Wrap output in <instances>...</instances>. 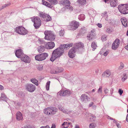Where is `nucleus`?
Returning a JSON list of instances; mask_svg holds the SVG:
<instances>
[{"instance_id":"44","label":"nucleus","mask_w":128,"mask_h":128,"mask_svg":"<svg viewBox=\"0 0 128 128\" xmlns=\"http://www.w3.org/2000/svg\"><path fill=\"white\" fill-rule=\"evenodd\" d=\"M102 41H105L106 40V36L105 35H103L102 36Z\"/></svg>"},{"instance_id":"3","label":"nucleus","mask_w":128,"mask_h":128,"mask_svg":"<svg viewBox=\"0 0 128 128\" xmlns=\"http://www.w3.org/2000/svg\"><path fill=\"white\" fill-rule=\"evenodd\" d=\"M44 34L45 35L44 38L46 40L53 41L55 39V36L51 31H45L44 32Z\"/></svg>"},{"instance_id":"50","label":"nucleus","mask_w":128,"mask_h":128,"mask_svg":"<svg viewBox=\"0 0 128 128\" xmlns=\"http://www.w3.org/2000/svg\"><path fill=\"white\" fill-rule=\"evenodd\" d=\"M24 128H32V126L30 125H27L24 126Z\"/></svg>"},{"instance_id":"59","label":"nucleus","mask_w":128,"mask_h":128,"mask_svg":"<svg viewBox=\"0 0 128 128\" xmlns=\"http://www.w3.org/2000/svg\"><path fill=\"white\" fill-rule=\"evenodd\" d=\"M4 89V87L2 85H0V90H3Z\"/></svg>"},{"instance_id":"5","label":"nucleus","mask_w":128,"mask_h":128,"mask_svg":"<svg viewBox=\"0 0 128 128\" xmlns=\"http://www.w3.org/2000/svg\"><path fill=\"white\" fill-rule=\"evenodd\" d=\"M48 56V54L46 53H43L36 55L35 56V58L36 60L42 61L45 60Z\"/></svg>"},{"instance_id":"11","label":"nucleus","mask_w":128,"mask_h":128,"mask_svg":"<svg viewBox=\"0 0 128 128\" xmlns=\"http://www.w3.org/2000/svg\"><path fill=\"white\" fill-rule=\"evenodd\" d=\"M71 94V92L68 90H62L60 91L58 93V94L60 96H64L70 95Z\"/></svg>"},{"instance_id":"21","label":"nucleus","mask_w":128,"mask_h":128,"mask_svg":"<svg viewBox=\"0 0 128 128\" xmlns=\"http://www.w3.org/2000/svg\"><path fill=\"white\" fill-rule=\"evenodd\" d=\"M111 74L110 71L109 70H107L105 71L102 74V76L104 77H108Z\"/></svg>"},{"instance_id":"56","label":"nucleus","mask_w":128,"mask_h":128,"mask_svg":"<svg viewBox=\"0 0 128 128\" xmlns=\"http://www.w3.org/2000/svg\"><path fill=\"white\" fill-rule=\"evenodd\" d=\"M97 25L99 28H101L102 27V25L101 24L98 23Z\"/></svg>"},{"instance_id":"27","label":"nucleus","mask_w":128,"mask_h":128,"mask_svg":"<svg viewBox=\"0 0 128 128\" xmlns=\"http://www.w3.org/2000/svg\"><path fill=\"white\" fill-rule=\"evenodd\" d=\"M48 46L49 48L51 49L54 47L55 44L54 42H48Z\"/></svg>"},{"instance_id":"34","label":"nucleus","mask_w":128,"mask_h":128,"mask_svg":"<svg viewBox=\"0 0 128 128\" xmlns=\"http://www.w3.org/2000/svg\"><path fill=\"white\" fill-rule=\"evenodd\" d=\"M96 47L97 45L96 44L95 42H92L91 44V47L94 49L93 50H94L95 49H96Z\"/></svg>"},{"instance_id":"28","label":"nucleus","mask_w":128,"mask_h":128,"mask_svg":"<svg viewBox=\"0 0 128 128\" xmlns=\"http://www.w3.org/2000/svg\"><path fill=\"white\" fill-rule=\"evenodd\" d=\"M56 70L54 72H52V73H54L55 74H57L58 73L61 72L63 70V69L61 68H58L56 69Z\"/></svg>"},{"instance_id":"20","label":"nucleus","mask_w":128,"mask_h":128,"mask_svg":"<svg viewBox=\"0 0 128 128\" xmlns=\"http://www.w3.org/2000/svg\"><path fill=\"white\" fill-rule=\"evenodd\" d=\"M44 113L48 115L51 116L50 107L47 108L44 110Z\"/></svg>"},{"instance_id":"39","label":"nucleus","mask_w":128,"mask_h":128,"mask_svg":"<svg viewBox=\"0 0 128 128\" xmlns=\"http://www.w3.org/2000/svg\"><path fill=\"white\" fill-rule=\"evenodd\" d=\"M90 120L92 122L94 121L95 120L96 117L94 116H91L90 118Z\"/></svg>"},{"instance_id":"29","label":"nucleus","mask_w":128,"mask_h":128,"mask_svg":"<svg viewBox=\"0 0 128 128\" xmlns=\"http://www.w3.org/2000/svg\"><path fill=\"white\" fill-rule=\"evenodd\" d=\"M68 127V125L67 122H64L61 126V128H66Z\"/></svg>"},{"instance_id":"35","label":"nucleus","mask_w":128,"mask_h":128,"mask_svg":"<svg viewBox=\"0 0 128 128\" xmlns=\"http://www.w3.org/2000/svg\"><path fill=\"white\" fill-rule=\"evenodd\" d=\"M78 2L81 5H84L85 4L86 2L85 0H78Z\"/></svg>"},{"instance_id":"49","label":"nucleus","mask_w":128,"mask_h":128,"mask_svg":"<svg viewBox=\"0 0 128 128\" xmlns=\"http://www.w3.org/2000/svg\"><path fill=\"white\" fill-rule=\"evenodd\" d=\"M42 4L44 5H46V3H48L47 2L44 0H42Z\"/></svg>"},{"instance_id":"9","label":"nucleus","mask_w":128,"mask_h":128,"mask_svg":"<svg viewBox=\"0 0 128 128\" xmlns=\"http://www.w3.org/2000/svg\"><path fill=\"white\" fill-rule=\"evenodd\" d=\"M40 16L44 18V20L48 22L51 20V18L50 16L42 12H40L39 13Z\"/></svg>"},{"instance_id":"33","label":"nucleus","mask_w":128,"mask_h":128,"mask_svg":"<svg viewBox=\"0 0 128 128\" xmlns=\"http://www.w3.org/2000/svg\"><path fill=\"white\" fill-rule=\"evenodd\" d=\"M85 18V16L83 14H81L79 15L78 17V18L79 20H84Z\"/></svg>"},{"instance_id":"19","label":"nucleus","mask_w":128,"mask_h":128,"mask_svg":"<svg viewBox=\"0 0 128 128\" xmlns=\"http://www.w3.org/2000/svg\"><path fill=\"white\" fill-rule=\"evenodd\" d=\"M58 108L60 110L64 113L68 114L71 112L69 110H68L66 109H64L62 106H59Z\"/></svg>"},{"instance_id":"60","label":"nucleus","mask_w":128,"mask_h":128,"mask_svg":"<svg viewBox=\"0 0 128 128\" xmlns=\"http://www.w3.org/2000/svg\"><path fill=\"white\" fill-rule=\"evenodd\" d=\"M4 5V6L6 8V7L9 6L10 5L9 4H6Z\"/></svg>"},{"instance_id":"53","label":"nucleus","mask_w":128,"mask_h":128,"mask_svg":"<svg viewBox=\"0 0 128 128\" xmlns=\"http://www.w3.org/2000/svg\"><path fill=\"white\" fill-rule=\"evenodd\" d=\"M95 32V30L94 29L92 30L91 32L89 33L90 34H95L94 32Z\"/></svg>"},{"instance_id":"40","label":"nucleus","mask_w":128,"mask_h":128,"mask_svg":"<svg viewBox=\"0 0 128 128\" xmlns=\"http://www.w3.org/2000/svg\"><path fill=\"white\" fill-rule=\"evenodd\" d=\"M44 6H45L48 8H53V6L51 5V4L48 2V3H46V5H45Z\"/></svg>"},{"instance_id":"2","label":"nucleus","mask_w":128,"mask_h":128,"mask_svg":"<svg viewBox=\"0 0 128 128\" xmlns=\"http://www.w3.org/2000/svg\"><path fill=\"white\" fill-rule=\"evenodd\" d=\"M31 19L34 23V26L35 28H38L41 24V21L40 18L38 16H33L31 18Z\"/></svg>"},{"instance_id":"8","label":"nucleus","mask_w":128,"mask_h":128,"mask_svg":"<svg viewBox=\"0 0 128 128\" xmlns=\"http://www.w3.org/2000/svg\"><path fill=\"white\" fill-rule=\"evenodd\" d=\"M79 26V23L74 20L71 22L70 24V30H73L77 29Z\"/></svg>"},{"instance_id":"36","label":"nucleus","mask_w":128,"mask_h":128,"mask_svg":"<svg viewBox=\"0 0 128 128\" xmlns=\"http://www.w3.org/2000/svg\"><path fill=\"white\" fill-rule=\"evenodd\" d=\"M50 81H48L46 83V90H49L50 84Z\"/></svg>"},{"instance_id":"6","label":"nucleus","mask_w":128,"mask_h":128,"mask_svg":"<svg viewBox=\"0 0 128 128\" xmlns=\"http://www.w3.org/2000/svg\"><path fill=\"white\" fill-rule=\"evenodd\" d=\"M15 31L17 33L23 35L26 34L27 33V30L22 26L17 27L16 28Z\"/></svg>"},{"instance_id":"55","label":"nucleus","mask_w":128,"mask_h":128,"mask_svg":"<svg viewBox=\"0 0 128 128\" xmlns=\"http://www.w3.org/2000/svg\"><path fill=\"white\" fill-rule=\"evenodd\" d=\"M94 103L93 102H91L88 105V106L89 107H91L93 105Z\"/></svg>"},{"instance_id":"1","label":"nucleus","mask_w":128,"mask_h":128,"mask_svg":"<svg viewBox=\"0 0 128 128\" xmlns=\"http://www.w3.org/2000/svg\"><path fill=\"white\" fill-rule=\"evenodd\" d=\"M72 45L71 43L61 45L59 48L53 51L52 57L50 59V60L53 62L56 58L60 57L64 53L65 48L69 49L70 47L72 46Z\"/></svg>"},{"instance_id":"14","label":"nucleus","mask_w":128,"mask_h":128,"mask_svg":"<svg viewBox=\"0 0 128 128\" xmlns=\"http://www.w3.org/2000/svg\"><path fill=\"white\" fill-rule=\"evenodd\" d=\"M90 98L85 94H82L80 97L82 102H86L87 101H89Z\"/></svg>"},{"instance_id":"42","label":"nucleus","mask_w":128,"mask_h":128,"mask_svg":"<svg viewBox=\"0 0 128 128\" xmlns=\"http://www.w3.org/2000/svg\"><path fill=\"white\" fill-rule=\"evenodd\" d=\"M124 66V64L122 62H120V66L119 67V70H121L122 69Z\"/></svg>"},{"instance_id":"64","label":"nucleus","mask_w":128,"mask_h":128,"mask_svg":"<svg viewBox=\"0 0 128 128\" xmlns=\"http://www.w3.org/2000/svg\"><path fill=\"white\" fill-rule=\"evenodd\" d=\"M74 128H79V127L78 126L76 125Z\"/></svg>"},{"instance_id":"23","label":"nucleus","mask_w":128,"mask_h":128,"mask_svg":"<svg viewBox=\"0 0 128 128\" xmlns=\"http://www.w3.org/2000/svg\"><path fill=\"white\" fill-rule=\"evenodd\" d=\"M96 35L95 34H92L89 33V34H88L87 36L88 39L89 40H92V39L95 38Z\"/></svg>"},{"instance_id":"58","label":"nucleus","mask_w":128,"mask_h":128,"mask_svg":"<svg viewBox=\"0 0 128 128\" xmlns=\"http://www.w3.org/2000/svg\"><path fill=\"white\" fill-rule=\"evenodd\" d=\"M96 108V106L95 105H94L92 106V108L93 109L95 110Z\"/></svg>"},{"instance_id":"41","label":"nucleus","mask_w":128,"mask_h":128,"mask_svg":"<svg viewBox=\"0 0 128 128\" xmlns=\"http://www.w3.org/2000/svg\"><path fill=\"white\" fill-rule=\"evenodd\" d=\"M96 125L94 123H92L90 124L89 127L90 128H94L96 127Z\"/></svg>"},{"instance_id":"61","label":"nucleus","mask_w":128,"mask_h":128,"mask_svg":"<svg viewBox=\"0 0 128 128\" xmlns=\"http://www.w3.org/2000/svg\"><path fill=\"white\" fill-rule=\"evenodd\" d=\"M56 70H51V71H50V72L52 74H54V73H52V72H54V71H56Z\"/></svg>"},{"instance_id":"25","label":"nucleus","mask_w":128,"mask_h":128,"mask_svg":"<svg viewBox=\"0 0 128 128\" xmlns=\"http://www.w3.org/2000/svg\"><path fill=\"white\" fill-rule=\"evenodd\" d=\"M45 48L43 46H41L38 48V51L40 53H42L44 52L45 50Z\"/></svg>"},{"instance_id":"37","label":"nucleus","mask_w":128,"mask_h":128,"mask_svg":"<svg viewBox=\"0 0 128 128\" xmlns=\"http://www.w3.org/2000/svg\"><path fill=\"white\" fill-rule=\"evenodd\" d=\"M127 78V76L125 74H123L122 78V81H124Z\"/></svg>"},{"instance_id":"45","label":"nucleus","mask_w":128,"mask_h":128,"mask_svg":"<svg viewBox=\"0 0 128 128\" xmlns=\"http://www.w3.org/2000/svg\"><path fill=\"white\" fill-rule=\"evenodd\" d=\"M123 91L121 89H119L118 91V92L120 96L123 93Z\"/></svg>"},{"instance_id":"32","label":"nucleus","mask_w":128,"mask_h":128,"mask_svg":"<svg viewBox=\"0 0 128 128\" xmlns=\"http://www.w3.org/2000/svg\"><path fill=\"white\" fill-rule=\"evenodd\" d=\"M30 81L33 83L36 86H38V82L36 79L33 78L31 79Z\"/></svg>"},{"instance_id":"13","label":"nucleus","mask_w":128,"mask_h":128,"mask_svg":"<svg viewBox=\"0 0 128 128\" xmlns=\"http://www.w3.org/2000/svg\"><path fill=\"white\" fill-rule=\"evenodd\" d=\"M120 43V40L118 39H116L112 44V49L114 50H116L118 47Z\"/></svg>"},{"instance_id":"7","label":"nucleus","mask_w":128,"mask_h":128,"mask_svg":"<svg viewBox=\"0 0 128 128\" xmlns=\"http://www.w3.org/2000/svg\"><path fill=\"white\" fill-rule=\"evenodd\" d=\"M60 3L62 4L65 5V7L66 8L69 9L70 10H72L73 8L71 6L70 2L68 0H64L61 1Z\"/></svg>"},{"instance_id":"18","label":"nucleus","mask_w":128,"mask_h":128,"mask_svg":"<svg viewBox=\"0 0 128 128\" xmlns=\"http://www.w3.org/2000/svg\"><path fill=\"white\" fill-rule=\"evenodd\" d=\"M16 118L18 120H22L23 118V117L22 113L20 112H18L16 114Z\"/></svg>"},{"instance_id":"17","label":"nucleus","mask_w":128,"mask_h":128,"mask_svg":"<svg viewBox=\"0 0 128 128\" xmlns=\"http://www.w3.org/2000/svg\"><path fill=\"white\" fill-rule=\"evenodd\" d=\"M121 21L122 25L125 27H127L128 26V22L126 18H122L121 19Z\"/></svg>"},{"instance_id":"63","label":"nucleus","mask_w":128,"mask_h":128,"mask_svg":"<svg viewBox=\"0 0 128 128\" xmlns=\"http://www.w3.org/2000/svg\"><path fill=\"white\" fill-rule=\"evenodd\" d=\"M126 121L128 122V114H127L126 116Z\"/></svg>"},{"instance_id":"12","label":"nucleus","mask_w":128,"mask_h":128,"mask_svg":"<svg viewBox=\"0 0 128 128\" xmlns=\"http://www.w3.org/2000/svg\"><path fill=\"white\" fill-rule=\"evenodd\" d=\"M77 50L75 47L72 48L68 52V55L71 58H74L75 56V52Z\"/></svg>"},{"instance_id":"22","label":"nucleus","mask_w":128,"mask_h":128,"mask_svg":"<svg viewBox=\"0 0 128 128\" xmlns=\"http://www.w3.org/2000/svg\"><path fill=\"white\" fill-rule=\"evenodd\" d=\"M58 110L57 108L54 107H50L51 116L54 115L56 114Z\"/></svg>"},{"instance_id":"26","label":"nucleus","mask_w":128,"mask_h":128,"mask_svg":"<svg viewBox=\"0 0 128 128\" xmlns=\"http://www.w3.org/2000/svg\"><path fill=\"white\" fill-rule=\"evenodd\" d=\"M117 0H111L110 4L112 6L115 7L117 4Z\"/></svg>"},{"instance_id":"62","label":"nucleus","mask_w":128,"mask_h":128,"mask_svg":"<svg viewBox=\"0 0 128 128\" xmlns=\"http://www.w3.org/2000/svg\"><path fill=\"white\" fill-rule=\"evenodd\" d=\"M125 48L126 49L128 50V44L126 46H125Z\"/></svg>"},{"instance_id":"16","label":"nucleus","mask_w":128,"mask_h":128,"mask_svg":"<svg viewBox=\"0 0 128 128\" xmlns=\"http://www.w3.org/2000/svg\"><path fill=\"white\" fill-rule=\"evenodd\" d=\"M15 54L17 57L20 58H21V57L24 55L22 50L20 49L16 50L15 53Z\"/></svg>"},{"instance_id":"54","label":"nucleus","mask_w":128,"mask_h":128,"mask_svg":"<svg viewBox=\"0 0 128 128\" xmlns=\"http://www.w3.org/2000/svg\"><path fill=\"white\" fill-rule=\"evenodd\" d=\"M40 128H50V127L48 125H47L46 126H42Z\"/></svg>"},{"instance_id":"46","label":"nucleus","mask_w":128,"mask_h":128,"mask_svg":"<svg viewBox=\"0 0 128 128\" xmlns=\"http://www.w3.org/2000/svg\"><path fill=\"white\" fill-rule=\"evenodd\" d=\"M106 32L109 33H110L112 32V31L111 30H110V28H108L106 29Z\"/></svg>"},{"instance_id":"31","label":"nucleus","mask_w":128,"mask_h":128,"mask_svg":"<svg viewBox=\"0 0 128 128\" xmlns=\"http://www.w3.org/2000/svg\"><path fill=\"white\" fill-rule=\"evenodd\" d=\"M7 98L6 96L4 93H2L1 96L0 97V99L1 100H6Z\"/></svg>"},{"instance_id":"24","label":"nucleus","mask_w":128,"mask_h":128,"mask_svg":"<svg viewBox=\"0 0 128 128\" xmlns=\"http://www.w3.org/2000/svg\"><path fill=\"white\" fill-rule=\"evenodd\" d=\"M75 46L74 47L76 48V50L78 48H82L84 47V44H83L81 42H80L79 43H76L75 44Z\"/></svg>"},{"instance_id":"52","label":"nucleus","mask_w":128,"mask_h":128,"mask_svg":"<svg viewBox=\"0 0 128 128\" xmlns=\"http://www.w3.org/2000/svg\"><path fill=\"white\" fill-rule=\"evenodd\" d=\"M108 90L106 88H105L104 89V92L106 94H107L108 93Z\"/></svg>"},{"instance_id":"10","label":"nucleus","mask_w":128,"mask_h":128,"mask_svg":"<svg viewBox=\"0 0 128 128\" xmlns=\"http://www.w3.org/2000/svg\"><path fill=\"white\" fill-rule=\"evenodd\" d=\"M118 8L120 12L122 14H127L126 7L125 4H121L119 5L118 7Z\"/></svg>"},{"instance_id":"57","label":"nucleus","mask_w":128,"mask_h":128,"mask_svg":"<svg viewBox=\"0 0 128 128\" xmlns=\"http://www.w3.org/2000/svg\"><path fill=\"white\" fill-rule=\"evenodd\" d=\"M116 125L118 128H120V124H119L118 123H116Z\"/></svg>"},{"instance_id":"15","label":"nucleus","mask_w":128,"mask_h":128,"mask_svg":"<svg viewBox=\"0 0 128 128\" xmlns=\"http://www.w3.org/2000/svg\"><path fill=\"white\" fill-rule=\"evenodd\" d=\"M21 60L22 61L26 63H29L30 61L29 57L27 56L24 54L21 57Z\"/></svg>"},{"instance_id":"47","label":"nucleus","mask_w":128,"mask_h":128,"mask_svg":"<svg viewBox=\"0 0 128 128\" xmlns=\"http://www.w3.org/2000/svg\"><path fill=\"white\" fill-rule=\"evenodd\" d=\"M37 68L38 70H41L43 69V66H38Z\"/></svg>"},{"instance_id":"48","label":"nucleus","mask_w":128,"mask_h":128,"mask_svg":"<svg viewBox=\"0 0 128 128\" xmlns=\"http://www.w3.org/2000/svg\"><path fill=\"white\" fill-rule=\"evenodd\" d=\"M109 52L108 50H106L104 53L103 55L104 56H106L108 53Z\"/></svg>"},{"instance_id":"4","label":"nucleus","mask_w":128,"mask_h":128,"mask_svg":"<svg viewBox=\"0 0 128 128\" xmlns=\"http://www.w3.org/2000/svg\"><path fill=\"white\" fill-rule=\"evenodd\" d=\"M26 90L30 92H33L36 89V86L32 84H27L25 86Z\"/></svg>"},{"instance_id":"51","label":"nucleus","mask_w":128,"mask_h":128,"mask_svg":"<svg viewBox=\"0 0 128 128\" xmlns=\"http://www.w3.org/2000/svg\"><path fill=\"white\" fill-rule=\"evenodd\" d=\"M125 5H126V10L127 14L128 13V4H125Z\"/></svg>"},{"instance_id":"38","label":"nucleus","mask_w":128,"mask_h":128,"mask_svg":"<svg viewBox=\"0 0 128 128\" xmlns=\"http://www.w3.org/2000/svg\"><path fill=\"white\" fill-rule=\"evenodd\" d=\"M102 92V87H100L98 88V93L100 94H101Z\"/></svg>"},{"instance_id":"43","label":"nucleus","mask_w":128,"mask_h":128,"mask_svg":"<svg viewBox=\"0 0 128 128\" xmlns=\"http://www.w3.org/2000/svg\"><path fill=\"white\" fill-rule=\"evenodd\" d=\"M64 34V30H61L59 32V34L60 36H63Z\"/></svg>"},{"instance_id":"30","label":"nucleus","mask_w":128,"mask_h":128,"mask_svg":"<svg viewBox=\"0 0 128 128\" xmlns=\"http://www.w3.org/2000/svg\"><path fill=\"white\" fill-rule=\"evenodd\" d=\"M46 0L50 2L52 5H56L58 3L57 0Z\"/></svg>"}]
</instances>
